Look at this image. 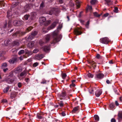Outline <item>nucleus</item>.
<instances>
[{"label": "nucleus", "instance_id": "nucleus-1", "mask_svg": "<svg viewBox=\"0 0 122 122\" xmlns=\"http://www.w3.org/2000/svg\"><path fill=\"white\" fill-rule=\"evenodd\" d=\"M67 95L66 91L63 89L61 92V93L58 94V96L61 100L65 99Z\"/></svg>", "mask_w": 122, "mask_h": 122}, {"label": "nucleus", "instance_id": "nucleus-2", "mask_svg": "<svg viewBox=\"0 0 122 122\" xmlns=\"http://www.w3.org/2000/svg\"><path fill=\"white\" fill-rule=\"evenodd\" d=\"M25 32H22L21 31L19 30L14 33L12 35L14 37H16L17 36H24L25 34Z\"/></svg>", "mask_w": 122, "mask_h": 122}, {"label": "nucleus", "instance_id": "nucleus-3", "mask_svg": "<svg viewBox=\"0 0 122 122\" xmlns=\"http://www.w3.org/2000/svg\"><path fill=\"white\" fill-rule=\"evenodd\" d=\"M33 5L32 4H29L25 5L24 7L23 11L24 12H27L29 10L33 7Z\"/></svg>", "mask_w": 122, "mask_h": 122}, {"label": "nucleus", "instance_id": "nucleus-4", "mask_svg": "<svg viewBox=\"0 0 122 122\" xmlns=\"http://www.w3.org/2000/svg\"><path fill=\"white\" fill-rule=\"evenodd\" d=\"M100 42L101 43L104 44H107L110 41L109 39L107 37H105L101 38L100 39Z\"/></svg>", "mask_w": 122, "mask_h": 122}, {"label": "nucleus", "instance_id": "nucleus-5", "mask_svg": "<svg viewBox=\"0 0 122 122\" xmlns=\"http://www.w3.org/2000/svg\"><path fill=\"white\" fill-rule=\"evenodd\" d=\"M19 60V58H17L16 57H15L10 59L9 60V62L10 64H13L14 63H16Z\"/></svg>", "mask_w": 122, "mask_h": 122}, {"label": "nucleus", "instance_id": "nucleus-6", "mask_svg": "<svg viewBox=\"0 0 122 122\" xmlns=\"http://www.w3.org/2000/svg\"><path fill=\"white\" fill-rule=\"evenodd\" d=\"M23 22L22 21L15 20L13 22V24L15 26H18L22 25Z\"/></svg>", "mask_w": 122, "mask_h": 122}, {"label": "nucleus", "instance_id": "nucleus-7", "mask_svg": "<svg viewBox=\"0 0 122 122\" xmlns=\"http://www.w3.org/2000/svg\"><path fill=\"white\" fill-rule=\"evenodd\" d=\"M58 22L57 21H55L53 22L51 24V26L48 27V30H50L53 29L56 26V25L58 23Z\"/></svg>", "mask_w": 122, "mask_h": 122}, {"label": "nucleus", "instance_id": "nucleus-8", "mask_svg": "<svg viewBox=\"0 0 122 122\" xmlns=\"http://www.w3.org/2000/svg\"><path fill=\"white\" fill-rule=\"evenodd\" d=\"M104 75L102 73H98L96 75L95 77L98 79H101L104 77Z\"/></svg>", "mask_w": 122, "mask_h": 122}, {"label": "nucleus", "instance_id": "nucleus-9", "mask_svg": "<svg viewBox=\"0 0 122 122\" xmlns=\"http://www.w3.org/2000/svg\"><path fill=\"white\" fill-rule=\"evenodd\" d=\"M102 91L101 89H98L97 90L95 93V95L97 97H99L102 94Z\"/></svg>", "mask_w": 122, "mask_h": 122}, {"label": "nucleus", "instance_id": "nucleus-10", "mask_svg": "<svg viewBox=\"0 0 122 122\" xmlns=\"http://www.w3.org/2000/svg\"><path fill=\"white\" fill-rule=\"evenodd\" d=\"M14 71V72L15 74L18 73L22 71V69L21 67L19 66L15 68Z\"/></svg>", "mask_w": 122, "mask_h": 122}, {"label": "nucleus", "instance_id": "nucleus-11", "mask_svg": "<svg viewBox=\"0 0 122 122\" xmlns=\"http://www.w3.org/2000/svg\"><path fill=\"white\" fill-rule=\"evenodd\" d=\"M59 41L58 37L57 36L56 34L55 35V37L54 38L53 41L51 42V44H55Z\"/></svg>", "mask_w": 122, "mask_h": 122}, {"label": "nucleus", "instance_id": "nucleus-12", "mask_svg": "<svg viewBox=\"0 0 122 122\" xmlns=\"http://www.w3.org/2000/svg\"><path fill=\"white\" fill-rule=\"evenodd\" d=\"M16 77H14L13 78L10 79H8L6 80V81L7 83L10 84L14 82L15 80L16 79Z\"/></svg>", "mask_w": 122, "mask_h": 122}, {"label": "nucleus", "instance_id": "nucleus-13", "mask_svg": "<svg viewBox=\"0 0 122 122\" xmlns=\"http://www.w3.org/2000/svg\"><path fill=\"white\" fill-rule=\"evenodd\" d=\"M44 57V55L42 54H38L35 56V58L38 60H40L42 58Z\"/></svg>", "mask_w": 122, "mask_h": 122}, {"label": "nucleus", "instance_id": "nucleus-14", "mask_svg": "<svg viewBox=\"0 0 122 122\" xmlns=\"http://www.w3.org/2000/svg\"><path fill=\"white\" fill-rule=\"evenodd\" d=\"M36 15V12H34L31 13L30 14V17L29 19L30 21L33 20L34 19Z\"/></svg>", "mask_w": 122, "mask_h": 122}, {"label": "nucleus", "instance_id": "nucleus-15", "mask_svg": "<svg viewBox=\"0 0 122 122\" xmlns=\"http://www.w3.org/2000/svg\"><path fill=\"white\" fill-rule=\"evenodd\" d=\"M74 31L76 34L78 35H81L82 33L81 31V30L79 28L75 29Z\"/></svg>", "mask_w": 122, "mask_h": 122}, {"label": "nucleus", "instance_id": "nucleus-16", "mask_svg": "<svg viewBox=\"0 0 122 122\" xmlns=\"http://www.w3.org/2000/svg\"><path fill=\"white\" fill-rule=\"evenodd\" d=\"M25 53L26 54H27L28 56L31 55L33 54V52L31 51H29L27 49L25 50Z\"/></svg>", "mask_w": 122, "mask_h": 122}, {"label": "nucleus", "instance_id": "nucleus-17", "mask_svg": "<svg viewBox=\"0 0 122 122\" xmlns=\"http://www.w3.org/2000/svg\"><path fill=\"white\" fill-rule=\"evenodd\" d=\"M17 95V94L15 92H13L11 93L10 97L12 99L15 98Z\"/></svg>", "mask_w": 122, "mask_h": 122}, {"label": "nucleus", "instance_id": "nucleus-18", "mask_svg": "<svg viewBox=\"0 0 122 122\" xmlns=\"http://www.w3.org/2000/svg\"><path fill=\"white\" fill-rule=\"evenodd\" d=\"M19 2H18L13 3L12 5V7L13 8H14L16 6H17V7H20L19 5Z\"/></svg>", "mask_w": 122, "mask_h": 122}, {"label": "nucleus", "instance_id": "nucleus-19", "mask_svg": "<svg viewBox=\"0 0 122 122\" xmlns=\"http://www.w3.org/2000/svg\"><path fill=\"white\" fill-rule=\"evenodd\" d=\"M33 28V27L31 26H30L26 28V30L25 31L22 32H25V34L27 33L30 31Z\"/></svg>", "mask_w": 122, "mask_h": 122}, {"label": "nucleus", "instance_id": "nucleus-20", "mask_svg": "<svg viewBox=\"0 0 122 122\" xmlns=\"http://www.w3.org/2000/svg\"><path fill=\"white\" fill-rule=\"evenodd\" d=\"M106 2L107 5L110 6L113 4L111 0H105Z\"/></svg>", "mask_w": 122, "mask_h": 122}, {"label": "nucleus", "instance_id": "nucleus-21", "mask_svg": "<svg viewBox=\"0 0 122 122\" xmlns=\"http://www.w3.org/2000/svg\"><path fill=\"white\" fill-rule=\"evenodd\" d=\"M40 21L41 23H43L42 24H43V23H44L46 21V18L44 17H41L40 18Z\"/></svg>", "mask_w": 122, "mask_h": 122}, {"label": "nucleus", "instance_id": "nucleus-22", "mask_svg": "<svg viewBox=\"0 0 122 122\" xmlns=\"http://www.w3.org/2000/svg\"><path fill=\"white\" fill-rule=\"evenodd\" d=\"M117 116L118 119H122V111L119 112L117 114Z\"/></svg>", "mask_w": 122, "mask_h": 122}, {"label": "nucleus", "instance_id": "nucleus-23", "mask_svg": "<svg viewBox=\"0 0 122 122\" xmlns=\"http://www.w3.org/2000/svg\"><path fill=\"white\" fill-rule=\"evenodd\" d=\"M79 106L74 107L72 110V113H75L79 109Z\"/></svg>", "mask_w": 122, "mask_h": 122}, {"label": "nucleus", "instance_id": "nucleus-24", "mask_svg": "<svg viewBox=\"0 0 122 122\" xmlns=\"http://www.w3.org/2000/svg\"><path fill=\"white\" fill-rule=\"evenodd\" d=\"M11 40L10 39H7L6 40L4 41V44L5 45L7 46L9 42H10Z\"/></svg>", "mask_w": 122, "mask_h": 122}, {"label": "nucleus", "instance_id": "nucleus-25", "mask_svg": "<svg viewBox=\"0 0 122 122\" xmlns=\"http://www.w3.org/2000/svg\"><path fill=\"white\" fill-rule=\"evenodd\" d=\"M27 46L30 48H32L34 46V42H32L29 43L27 45Z\"/></svg>", "mask_w": 122, "mask_h": 122}, {"label": "nucleus", "instance_id": "nucleus-26", "mask_svg": "<svg viewBox=\"0 0 122 122\" xmlns=\"http://www.w3.org/2000/svg\"><path fill=\"white\" fill-rule=\"evenodd\" d=\"M30 15L28 14H26L24 15L22 19L24 20H28L29 17H30Z\"/></svg>", "mask_w": 122, "mask_h": 122}, {"label": "nucleus", "instance_id": "nucleus-27", "mask_svg": "<svg viewBox=\"0 0 122 122\" xmlns=\"http://www.w3.org/2000/svg\"><path fill=\"white\" fill-rule=\"evenodd\" d=\"M43 50L45 52H47L48 51L49 49V47L48 46H45L43 47Z\"/></svg>", "mask_w": 122, "mask_h": 122}, {"label": "nucleus", "instance_id": "nucleus-28", "mask_svg": "<svg viewBox=\"0 0 122 122\" xmlns=\"http://www.w3.org/2000/svg\"><path fill=\"white\" fill-rule=\"evenodd\" d=\"M75 2H76V5L78 8H79L80 6V2L79 0H75Z\"/></svg>", "mask_w": 122, "mask_h": 122}, {"label": "nucleus", "instance_id": "nucleus-29", "mask_svg": "<svg viewBox=\"0 0 122 122\" xmlns=\"http://www.w3.org/2000/svg\"><path fill=\"white\" fill-rule=\"evenodd\" d=\"M91 65L94 68H95L96 66V64L94 61H92Z\"/></svg>", "mask_w": 122, "mask_h": 122}, {"label": "nucleus", "instance_id": "nucleus-30", "mask_svg": "<svg viewBox=\"0 0 122 122\" xmlns=\"http://www.w3.org/2000/svg\"><path fill=\"white\" fill-rule=\"evenodd\" d=\"M43 115L37 113V118L39 119H41L42 118Z\"/></svg>", "mask_w": 122, "mask_h": 122}, {"label": "nucleus", "instance_id": "nucleus-31", "mask_svg": "<svg viewBox=\"0 0 122 122\" xmlns=\"http://www.w3.org/2000/svg\"><path fill=\"white\" fill-rule=\"evenodd\" d=\"M109 107L110 109L114 108L115 107V105L113 103H111L109 105Z\"/></svg>", "mask_w": 122, "mask_h": 122}, {"label": "nucleus", "instance_id": "nucleus-32", "mask_svg": "<svg viewBox=\"0 0 122 122\" xmlns=\"http://www.w3.org/2000/svg\"><path fill=\"white\" fill-rule=\"evenodd\" d=\"M51 22L50 20H49L47 21H46L44 23V25L46 26H47L48 25L50 24Z\"/></svg>", "mask_w": 122, "mask_h": 122}, {"label": "nucleus", "instance_id": "nucleus-33", "mask_svg": "<svg viewBox=\"0 0 122 122\" xmlns=\"http://www.w3.org/2000/svg\"><path fill=\"white\" fill-rule=\"evenodd\" d=\"M6 53L5 51H1L0 52V56L2 57L4 56V55Z\"/></svg>", "mask_w": 122, "mask_h": 122}, {"label": "nucleus", "instance_id": "nucleus-34", "mask_svg": "<svg viewBox=\"0 0 122 122\" xmlns=\"http://www.w3.org/2000/svg\"><path fill=\"white\" fill-rule=\"evenodd\" d=\"M94 118L96 121H98L99 120V117L97 115H95L94 116Z\"/></svg>", "mask_w": 122, "mask_h": 122}, {"label": "nucleus", "instance_id": "nucleus-35", "mask_svg": "<svg viewBox=\"0 0 122 122\" xmlns=\"http://www.w3.org/2000/svg\"><path fill=\"white\" fill-rule=\"evenodd\" d=\"M7 66V64L6 63H3L2 64L1 68L3 69L4 68L6 67Z\"/></svg>", "mask_w": 122, "mask_h": 122}, {"label": "nucleus", "instance_id": "nucleus-36", "mask_svg": "<svg viewBox=\"0 0 122 122\" xmlns=\"http://www.w3.org/2000/svg\"><path fill=\"white\" fill-rule=\"evenodd\" d=\"M10 88V87L8 86L7 87H6L3 90V91L5 93H6L9 90V89Z\"/></svg>", "mask_w": 122, "mask_h": 122}, {"label": "nucleus", "instance_id": "nucleus-37", "mask_svg": "<svg viewBox=\"0 0 122 122\" xmlns=\"http://www.w3.org/2000/svg\"><path fill=\"white\" fill-rule=\"evenodd\" d=\"M49 30H48V28L46 29L45 28L43 27L42 29V31L44 33H46Z\"/></svg>", "mask_w": 122, "mask_h": 122}, {"label": "nucleus", "instance_id": "nucleus-38", "mask_svg": "<svg viewBox=\"0 0 122 122\" xmlns=\"http://www.w3.org/2000/svg\"><path fill=\"white\" fill-rule=\"evenodd\" d=\"M37 32L36 31L34 30L33 31L31 34L34 36H35L37 34Z\"/></svg>", "mask_w": 122, "mask_h": 122}, {"label": "nucleus", "instance_id": "nucleus-39", "mask_svg": "<svg viewBox=\"0 0 122 122\" xmlns=\"http://www.w3.org/2000/svg\"><path fill=\"white\" fill-rule=\"evenodd\" d=\"M53 13L54 12L52 10H51L47 11V14L50 15H52Z\"/></svg>", "mask_w": 122, "mask_h": 122}, {"label": "nucleus", "instance_id": "nucleus-40", "mask_svg": "<svg viewBox=\"0 0 122 122\" xmlns=\"http://www.w3.org/2000/svg\"><path fill=\"white\" fill-rule=\"evenodd\" d=\"M50 35H47L46 37V39L47 41H49L50 39Z\"/></svg>", "mask_w": 122, "mask_h": 122}, {"label": "nucleus", "instance_id": "nucleus-41", "mask_svg": "<svg viewBox=\"0 0 122 122\" xmlns=\"http://www.w3.org/2000/svg\"><path fill=\"white\" fill-rule=\"evenodd\" d=\"M90 94H92L93 93L94 90L92 88H89L88 90Z\"/></svg>", "mask_w": 122, "mask_h": 122}, {"label": "nucleus", "instance_id": "nucleus-42", "mask_svg": "<svg viewBox=\"0 0 122 122\" xmlns=\"http://www.w3.org/2000/svg\"><path fill=\"white\" fill-rule=\"evenodd\" d=\"M13 44L14 46H18L19 44V43L17 41H15L13 42Z\"/></svg>", "mask_w": 122, "mask_h": 122}, {"label": "nucleus", "instance_id": "nucleus-43", "mask_svg": "<svg viewBox=\"0 0 122 122\" xmlns=\"http://www.w3.org/2000/svg\"><path fill=\"white\" fill-rule=\"evenodd\" d=\"M58 104L59 105V106L61 107H62L64 105V104L63 103V101H61L60 102H59Z\"/></svg>", "mask_w": 122, "mask_h": 122}, {"label": "nucleus", "instance_id": "nucleus-44", "mask_svg": "<svg viewBox=\"0 0 122 122\" xmlns=\"http://www.w3.org/2000/svg\"><path fill=\"white\" fill-rule=\"evenodd\" d=\"M93 13L94 16L96 17H99L101 16L100 15L98 14L96 12H94Z\"/></svg>", "mask_w": 122, "mask_h": 122}, {"label": "nucleus", "instance_id": "nucleus-45", "mask_svg": "<svg viewBox=\"0 0 122 122\" xmlns=\"http://www.w3.org/2000/svg\"><path fill=\"white\" fill-rule=\"evenodd\" d=\"M87 75L88 77L91 78H92L94 76L93 75L91 74V73H88L87 74Z\"/></svg>", "mask_w": 122, "mask_h": 122}, {"label": "nucleus", "instance_id": "nucleus-46", "mask_svg": "<svg viewBox=\"0 0 122 122\" xmlns=\"http://www.w3.org/2000/svg\"><path fill=\"white\" fill-rule=\"evenodd\" d=\"M25 51L24 50H22L18 52V54L19 55H21L24 53Z\"/></svg>", "mask_w": 122, "mask_h": 122}, {"label": "nucleus", "instance_id": "nucleus-47", "mask_svg": "<svg viewBox=\"0 0 122 122\" xmlns=\"http://www.w3.org/2000/svg\"><path fill=\"white\" fill-rule=\"evenodd\" d=\"M26 72L25 71H24L23 72H21L20 74V76H24L26 73Z\"/></svg>", "mask_w": 122, "mask_h": 122}, {"label": "nucleus", "instance_id": "nucleus-48", "mask_svg": "<svg viewBox=\"0 0 122 122\" xmlns=\"http://www.w3.org/2000/svg\"><path fill=\"white\" fill-rule=\"evenodd\" d=\"M61 75H62V78L63 79H65L67 76L66 75L65 73H62Z\"/></svg>", "mask_w": 122, "mask_h": 122}, {"label": "nucleus", "instance_id": "nucleus-49", "mask_svg": "<svg viewBox=\"0 0 122 122\" xmlns=\"http://www.w3.org/2000/svg\"><path fill=\"white\" fill-rule=\"evenodd\" d=\"M12 21L11 20H9L8 21V27H11V25Z\"/></svg>", "mask_w": 122, "mask_h": 122}, {"label": "nucleus", "instance_id": "nucleus-50", "mask_svg": "<svg viewBox=\"0 0 122 122\" xmlns=\"http://www.w3.org/2000/svg\"><path fill=\"white\" fill-rule=\"evenodd\" d=\"M96 57L98 59H102L103 58L102 56H101L99 54H97L96 56Z\"/></svg>", "mask_w": 122, "mask_h": 122}, {"label": "nucleus", "instance_id": "nucleus-51", "mask_svg": "<svg viewBox=\"0 0 122 122\" xmlns=\"http://www.w3.org/2000/svg\"><path fill=\"white\" fill-rule=\"evenodd\" d=\"M34 37V36H33L31 34L28 37V39H30L31 40Z\"/></svg>", "mask_w": 122, "mask_h": 122}, {"label": "nucleus", "instance_id": "nucleus-52", "mask_svg": "<svg viewBox=\"0 0 122 122\" xmlns=\"http://www.w3.org/2000/svg\"><path fill=\"white\" fill-rule=\"evenodd\" d=\"M97 0H92L91 1V3L92 5H94L97 2Z\"/></svg>", "mask_w": 122, "mask_h": 122}, {"label": "nucleus", "instance_id": "nucleus-53", "mask_svg": "<svg viewBox=\"0 0 122 122\" xmlns=\"http://www.w3.org/2000/svg\"><path fill=\"white\" fill-rule=\"evenodd\" d=\"M45 6L44 3L43 1H42V3L41 4L40 6V8L41 9L43 7Z\"/></svg>", "mask_w": 122, "mask_h": 122}, {"label": "nucleus", "instance_id": "nucleus-54", "mask_svg": "<svg viewBox=\"0 0 122 122\" xmlns=\"http://www.w3.org/2000/svg\"><path fill=\"white\" fill-rule=\"evenodd\" d=\"M114 12L116 13H118V8L116 7H114Z\"/></svg>", "mask_w": 122, "mask_h": 122}, {"label": "nucleus", "instance_id": "nucleus-55", "mask_svg": "<svg viewBox=\"0 0 122 122\" xmlns=\"http://www.w3.org/2000/svg\"><path fill=\"white\" fill-rule=\"evenodd\" d=\"M39 51V50L37 49H35L32 52L33 53H37Z\"/></svg>", "mask_w": 122, "mask_h": 122}, {"label": "nucleus", "instance_id": "nucleus-56", "mask_svg": "<svg viewBox=\"0 0 122 122\" xmlns=\"http://www.w3.org/2000/svg\"><path fill=\"white\" fill-rule=\"evenodd\" d=\"M39 63L37 62L34 63L33 64V66L34 67H36L38 65Z\"/></svg>", "mask_w": 122, "mask_h": 122}, {"label": "nucleus", "instance_id": "nucleus-57", "mask_svg": "<svg viewBox=\"0 0 122 122\" xmlns=\"http://www.w3.org/2000/svg\"><path fill=\"white\" fill-rule=\"evenodd\" d=\"M10 11H8L7 12V17L8 18H9L10 16Z\"/></svg>", "mask_w": 122, "mask_h": 122}, {"label": "nucleus", "instance_id": "nucleus-58", "mask_svg": "<svg viewBox=\"0 0 122 122\" xmlns=\"http://www.w3.org/2000/svg\"><path fill=\"white\" fill-rule=\"evenodd\" d=\"M7 27V22L6 21H5V23L4 24V26H3V28L4 29H5Z\"/></svg>", "mask_w": 122, "mask_h": 122}, {"label": "nucleus", "instance_id": "nucleus-59", "mask_svg": "<svg viewBox=\"0 0 122 122\" xmlns=\"http://www.w3.org/2000/svg\"><path fill=\"white\" fill-rule=\"evenodd\" d=\"M75 84H74V83H72V84H71L70 85V86L71 88H72V87H75Z\"/></svg>", "mask_w": 122, "mask_h": 122}, {"label": "nucleus", "instance_id": "nucleus-60", "mask_svg": "<svg viewBox=\"0 0 122 122\" xmlns=\"http://www.w3.org/2000/svg\"><path fill=\"white\" fill-rule=\"evenodd\" d=\"M18 86L20 88L22 86V84L21 83L19 82L18 83Z\"/></svg>", "mask_w": 122, "mask_h": 122}, {"label": "nucleus", "instance_id": "nucleus-61", "mask_svg": "<svg viewBox=\"0 0 122 122\" xmlns=\"http://www.w3.org/2000/svg\"><path fill=\"white\" fill-rule=\"evenodd\" d=\"M90 23V21L89 20H88L86 24V27H88V25Z\"/></svg>", "mask_w": 122, "mask_h": 122}, {"label": "nucleus", "instance_id": "nucleus-62", "mask_svg": "<svg viewBox=\"0 0 122 122\" xmlns=\"http://www.w3.org/2000/svg\"><path fill=\"white\" fill-rule=\"evenodd\" d=\"M116 120L114 118H112L111 120V122H116Z\"/></svg>", "mask_w": 122, "mask_h": 122}, {"label": "nucleus", "instance_id": "nucleus-63", "mask_svg": "<svg viewBox=\"0 0 122 122\" xmlns=\"http://www.w3.org/2000/svg\"><path fill=\"white\" fill-rule=\"evenodd\" d=\"M109 15V14L108 13H107L105 14H104L103 15V16H104L105 17H107V16H108Z\"/></svg>", "mask_w": 122, "mask_h": 122}, {"label": "nucleus", "instance_id": "nucleus-64", "mask_svg": "<svg viewBox=\"0 0 122 122\" xmlns=\"http://www.w3.org/2000/svg\"><path fill=\"white\" fill-rule=\"evenodd\" d=\"M62 25L61 24H59L58 26V28L59 29H61L62 28Z\"/></svg>", "mask_w": 122, "mask_h": 122}]
</instances>
